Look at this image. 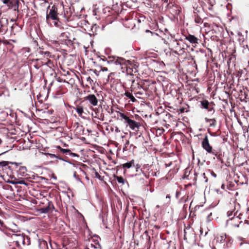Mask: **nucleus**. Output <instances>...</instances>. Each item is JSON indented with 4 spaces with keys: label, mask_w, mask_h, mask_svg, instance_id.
<instances>
[{
    "label": "nucleus",
    "mask_w": 249,
    "mask_h": 249,
    "mask_svg": "<svg viewBox=\"0 0 249 249\" xmlns=\"http://www.w3.org/2000/svg\"><path fill=\"white\" fill-rule=\"evenodd\" d=\"M178 194H179V192H177L176 196H177V197H178Z\"/></svg>",
    "instance_id": "obj_60"
},
{
    "label": "nucleus",
    "mask_w": 249,
    "mask_h": 249,
    "mask_svg": "<svg viewBox=\"0 0 249 249\" xmlns=\"http://www.w3.org/2000/svg\"><path fill=\"white\" fill-rule=\"evenodd\" d=\"M238 211L235 212L234 213V216L231 218H229L226 222V224L231 228H237L239 227V225L242 223V221L241 220V218L239 217V214L237 215Z\"/></svg>",
    "instance_id": "obj_5"
},
{
    "label": "nucleus",
    "mask_w": 249,
    "mask_h": 249,
    "mask_svg": "<svg viewBox=\"0 0 249 249\" xmlns=\"http://www.w3.org/2000/svg\"><path fill=\"white\" fill-rule=\"evenodd\" d=\"M62 7L61 4H54L52 7L49 6L46 13V21L47 23L53 20L55 26L60 27L61 26V22H59V18Z\"/></svg>",
    "instance_id": "obj_2"
},
{
    "label": "nucleus",
    "mask_w": 249,
    "mask_h": 249,
    "mask_svg": "<svg viewBox=\"0 0 249 249\" xmlns=\"http://www.w3.org/2000/svg\"><path fill=\"white\" fill-rule=\"evenodd\" d=\"M86 80L88 84L89 85H87L88 86H89V85L90 86H92L93 84V80L91 78V77L89 76L86 77Z\"/></svg>",
    "instance_id": "obj_40"
},
{
    "label": "nucleus",
    "mask_w": 249,
    "mask_h": 249,
    "mask_svg": "<svg viewBox=\"0 0 249 249\" xmlns=\"http://www.w3.org/2000/svg\"><path fill=\"white\" fill-rule=\"evenodd\" d=\"M166 198H170V195H167L166 196Z\"/></svg>",
    "instance_id": "obj_59"
},
{
    "label": "nucleus",
    "mask_w": 249,
    "mask_h": 249,
    "mask_svg": "<svg viewBox=\"0 0 249 249\" xmlns=\"http://www.w3.org/2000/svg\"><path fill=\"white\" fill-rule=\"evenodd\" d=\"M102 71H108V69L106 67H101V69Z\"/></svg>",
    "instance_id": "obj_49"
},
{
    "label": "nucleus",
    "mask_w": 249,
    "mask_h": 249,
    "mask_svg": "<svg viewBox=\"0 0 249 249\" xmlns=\"http://www.w3.org/2000/svg\"><path fill=\"white\" fill-rule=\"evenodd\" d=\"M226 234L224 233H222L220 235L217 236L216 241L217 242H219L220 243H223L226 241Z\"/></svg>",
    "instance_id": "obj_28"
},
{
    "label": "nucleus",
    "mask_w": 249,
    "mask_h": 249,
    "mask_svg": "<svg viewBox=\"0 0 249 249\" xmlns=\"http://www.w3.org/2000/svg\"><path fill=\"white\" fill-rule=\"evenodd\" d=\"M17 170L18 174L21 176H24L26 174L27 169L25 166H19Z\"/></svg>",
    "instance_id": "obj_25"
},
{
    "label": "nucleus",
    "mask_w": 249,
    "mask_h": 249,
    "mask_svg": "<svg viewBox=\"0 0 249 249\" xmlns=\"http://www.w3.org/2000/svg\"><path fill=\"white\" fill-rule=\"evenodd\" d=\"M129 142L128 141H127L125 143V145L129 144Z\"/></svg>",
    "instance_id": "obj_55"
},
{
    "label": "nucleus",
    "mask_w": 249,
    "mask_h": 249,
    "mask_svg": "<svg viewBox=\"0 0 249 249\" xmlns=\"http://www.w3.org/2000/svg\"><path fill=\"white\" fill-rule=\"evenodd\" d=\"M194 12H196V14H198V13L199 12V10H198L197 9H196Z\"/></svg>",
    "instance_id": "obj_57"
},
{
    "label": "nucleus",
    "mask_w": 249,
    "mask_h": 249,
    "mask_svg": "<svg viewBox=\"0 0 249 249\" xmlns=\"http://www.w3.org/2000/svg\"><path fill=\"white\" fill-rule=\"evenodd\" d=\"M8 165V162L5 161H0V168H2Z\"/></svg>",
    "instance_id": "obj_43"
},
{
    "label": "nucleus",
    "mask_w": 249,
    "mask_h": 249,
    "mask_svg": "<svg viewBox=\"0 0 249 249\" xmlns=\"http://www.w3.org/2000/svg\"><path fill=\"white\" fill-rule=\"evenodd\" d=\"M185 39L192 44H198V39L194 35L189 34L188 36H185Z\"/></svg>",
    "instance_id": "obj_19"
},
{
    "label": "nucleus",
    "mask_w": 249,
    "mask_h": 249,
    "mask_svg": "<svg viewBox=\"0 0 249 249\" xmlns=\"http://www.w3.org/2000/svg\"><path fill=\"white\" fill-rule=\"evenodd\" d=\"M194 18L196 23L201 24L203 22V19L199 17L196 12H194Z\"/></svg>",
    "instance_id": "obj_29"
},
{
    "label": "nucleus",
    "mask_w": 249,
    "mask_h": 249,
    "mask_svg": "<svg viewBox=\"0 0 249 249\" xmlns=\"http://www.w3.org/2000/svg\"><path fill=\"white\" fill-rule=\"evenodd\" d=\"M45 58H38L36 59V64L35 65V67L37 69H39L41 66L45 65L46 63L45 60H44Z\"/></svg>",
    "instance_id": "obj_23"
},
{
    "label": "nucleus",
    "mask_w": 249,
    "mask_h": 249,
    "mask_svg": "<svg viewBox=\"0 0 249 249\" xmlns=\"http://www.w3.org/2000/svg\"><path fill=\"white\" fill-rule=\"evenodd\" d=\"M201 107L202 108L207 109L208 111H214L213 105V102H209L208 100L204 99L200 101Z\"/></svg>",
    "instance_id": "obj_13"
},
{
    "label": "nucleus",
    "mask_w": 249,
    "mask_h": 249,
    "mask_svg": "<svg viewBox=\"0 0 249 249\" xmlns=\"http://www.w3.org/2000/svg\"><path fill=\"white\" fill-rule=\"evenodd\" d=\"M171 39L170 40V42H167L166 40H164V43L166 45H168L169 48L171 47V49L174 51V53L178 55H181L185 52V50L187 45L183 42H180L179 41L175 39L172 36L171 37Z\"/></svg>",
    "instance_id": "obj_3"
},
{
    "label": "nucleus",
    "mask_w": 249,
    "mask_h": 249,
    "mask_svg": "<svg viewBox=\"0 0 249 249\" xmlns=\"http://www.w3.org/2000/svg\"><path fill=\"white\" fill-rule=\"evenodd\" d=\"M212 174L214 177H215L216 176V175L213 172H212Z\"/></svg>",
    "instance_id": "obj_54"
},
{
    "label": "nucleus",
    "mask_w": 249,
    "mask_h": 249,
    "mask_svg": "<svg viewBox=\"0 0 249 249\" xmlns=\"http://www.w3.org/2000/svg\"><path fill=\"white\" fill-rule=\"evenodd\" d=\"M155 227L156 228H159L158 226H155Z\"/></svg>",
    "instance_id": "obj_62"
},
{
    "label": "nucleus",
    "mask_w": 249,
    "mask_h": 249,
    "mask_svg": "<svg viewBox=\"0 0 249 249\" xmlns=\"http://www.w3.org/2000/svg\"><path fill=\"white\" fill-rule=\"evenodd\" d=\"M205 120L207 122H210V126H215L216 124V121L215 119H208L205 118Z\"/></svg>",
    "instance_id": "obj_35"
},
{
    "label": "nucleus",
    "mask_w": 249,
    "mask_h": 249,
    "mask_svg": "<svg viewBox=\"0 0 249 249\" xmlns=\"http://www.w3.org/2000/svg\"><path fill=\"white\" fill-rule=\"evenodd\" d=\"M49 156L51 158H57V159H59L60 160H64L63 159V158H62L61 157H60L59 155H56L55 154H48Z\"/></svg>",
    "instance_id": "obj_42"
},
{
    "label": "nucleus",
    "mask_w": 249,
    "mask_h": 249,
    "mask_svg": "<svg viewBox=\"0 0 249 249\" xmlns=\"http://www.w3.org/2000/svg\"><path fill=\"white\" fill-rule=\"evenodd\" d=\"M62 45H66L67 46H69L72 45V42L70 39H65V40L62 41L61 43Z\"/></svg>",
    "instance_id": "obj_36"
},
{
    "label": "nucleus",
    "mask_w": 249,
    "mask_h": 249,
    "mask_svg": "<svg viewBox=\"0 0 249 249\" xmlns=\"http://www.w3.org/2000/svg\"><path fill=\"white\" fill-rule=\"evenodd\" d=\"M75 109L78 114L79 116L82 117V114L84 112L83 107L79 105L77 106L75 108Z\"/></svg>",
    "instance_id": "obj_31"
},
{
    "label": "nucleus",
    "mask_w": 249,
    "mask_h": 249,
    "mask_svg": "<svg viewBox=\"0 0 249 249\" xmlns=\"http://www.w3.org/2000/svg\"><path fill=\"white\" fill-rule=\"evenodd\" d=\"M57 148H58L62 153L66 154V155L72 156L73 157L76 156V154H75V153H72L70 149H63V148H61L60 146H57Z\"/></svg>",
    "instance_id": "obj_26"
},
{
    "label": "nucleus",
    "mask_w": 249,
    "mask_h": 249,
    "mask_svg": "<svg viewBox=\"0 0 249 249\" xmlns=\"http://www.w3.org/2000/svg\"><path fill=\"white\" fill-rule=\"evenodd\" d=\"M124 95L130 99L133 96L132 92H130L128 90H125Z\"/></svg>",
    "instance_id": "obj_41"
},
{
    "label": "nucleus",
    "mask_w": 249,
    "mask_h": 249,
    "mask_svg": "<svg viewBox=\"0 0 249 249\" xmlns=\"http://www.w3.org/2000/svg\"><path fill=\"white\" fill-rule=\"evenodd\" d=\"M95 177L98 178L99 179H101L102 177L97 172H96L95 173Z\"/></svg>",
    "instance_id": "obj_48"
},
{
    "label": "nucleus",
    "mask_w": 249,
    "mask_h": 249,
    "mask_svg": "<svg viewBox=\"0 0 249 249\" xmlns=\"http://www.w3.org/2000/svg\"><path fill=\"white\" fill-rule=\"evenodd\" d=\"M136 168V172L141 171L143 175H145V173H143V169L141 167V165L139 164H137L136 165H135V166Z\"/></svg>",
    "instance_id": "obj_38"
},
{
    "label": "nucleus",
    "mask_w": 249,
    "mask_h": 249,
    "mask_svg": "<svg viewBox=\"0 0 249 249\" xmlns=\"http://www.w3.org/2000/svg\"><path fill=\"white\" fill-rule=\"evenodd\" d=\"M238 35L239 36L238 40L240 42V44H241V43L242 42V45H243V47H244V50L243 51V52L244 53H248V52L249 51V48L248 45H246V47H244L245 46V45L244 44V38L243 36H242L240 33H238Z\"/></svg>",
    "instance_id": "obj_20"
},
{
    "label": "nucleus",
    "mask_w": 249,
    "mask_h": 249,
    "mask_svg": "<svg viewBox=\"0 0 249 249\" xmlns=\"http://www.w3.org/2000/svg\"><path fill=\"white\" fill-rule=\"evenodd\" d=\"M9 20L6 18L2 17L0 18V33L5 34L8 31Z\"/></svg>",
    "instance_id": "obj_10"
},
{
    "label": "nucleus",
    "mask_w": 249,
    "mask_h": 249,
    "mask_svg": "<svg viewBox=\"0 0 249 249\" xmlns=\"http://www.w3.org/2000/svg\"><path fill=\"white\" fill-rule=\"evenodd\" d=\"M2 142V141L1 140V139H0V144Z\"/></svg>",
    "instance_id": "obj_63"
},
{
    "label": "nucleus",
    "mask_w": 249,
    "mask_h": 249,
    "mask_svg": "<svg viewBox=\"0 0 249 249\" xmlns=\"http://www.w3.org/2000/svg\"><path fill=\"white\" fill-rule=\"evenodd\" d=\"M133 166H135V161L134 160H132L129 162L125 163L122 165V167L124 169H129Z\"/></svg>",
    "instance_id": "obj_27"
},
{
    "label": "nucleus",
    "mask_w": 249,
    "mask_h": 249,
    "mask_svg": "<svg viewBox=\"0 0 249 249\" xmlns=\"http://www.w3.org/2000/svg\"><path fill=\"white\" fill-rule=\"evenodd\" d=\"M124 150H127V146L125 145L124 147L123 148Z\"/></svg>",
    "instance_id": "obj_56"
},
{
    "label": "nucleus",
    "mask_w": 249,
    "mask_h": 249,
    "mask_svg": "<svg viewBox=\"0 0 249 249\" xmlns=\"http://www.w3.org/2000/svg\"><path fill=\"white\" fill-rule=\"evenodd\" d=\"M84 101H88L90 105L96 106L98 104V100L94 94H89L84 97Z\"/></svg>",
    "instance_id": "obj_15"
},
{
    "label": "nucleus",
    "mask_w": 249,
    "mask_h": 249,
    "mask_svg": "<svg viewBox=\"0 0 249 249\" xmlns=\"http://www.w3.org/2000/svg\"><path fill=\"white\" fill-rule=\"evenodd\" d=\"M235 209L231 210H229L227 212V216L229 217V218H231L234 216V213H235Z\"/></svg>",
    "instance_id": "obj_39"
},
{
    "label": "nucleus",
    "mask_w": 249,
    "mask_h": 249,
    "mask_svg": "<svg viewBox=\"0 0 249 249\" xmlns=\"http://www.w3.org/2000/svg\"><path fill=\"white\" fill-rule=\"evenodd\" d=\"M17 183H18V184H24L25 185H28V183L27 182H26L24 180H19L18 182H17Z\"/></svg>",
    "instance_id": "obj_47"
},
{
    "label": "nucleus",
    "mask_w": 249,
    "mask_h": 249,
    "mask_svg": "<svg viewBox=\"0 0 249 249\" xmlns=\"http://www.w3.org/2000/svg\"><path fill=\"white\" fill-rule=\"evenodd\" d=\"M210 153L212 154L213 156H215L217 159L220 160H221V154L215 150H212V152Z\"/></svg>",
    "instance_id": "obj_33"
},
{
    "label": "nucleus",
    "mask_w": 249,
    "mask_h": 249,
    "mask_svg": "<svg viewBox=\"0 0 249 249\" xmlns=\"http://www.w3.org/2000/svg\"><path fill=\"white\" fill-rule=\"evenodd\" d=\"M194 182L193 183L194 185L196 184V180L198 179L199 183H207L208 181V179L207 177L206 176L205 173H196L195 172L194 174Z\"/></svg>",
    "instance_id": "obj_9"
},
{
    "label": "nucleus",
    "mask_w": 249,
    "mask_h": 249,
    "mask_svg": "<svg viewBox=\"0 0 249 249\" xmlns=\"http://www.w3.org/2000/svg\"><path fill=\"white\" fill-rule=\"evenodd\" d=\"M26 238L28 240V242H29V239L28 238V237L27 236H26Z\"/></svg>",
    "instance_id": "obj_61"
},
{
    "label": "nucleus",
    "mask_w": 249,
    "mask_h": 249,
    "mask_svg": "<svg viewBox=\"0 0 249 249\" xmlns=\"http://www.w3.org/2000/svg\"><path fill=\"white\" fill-rule=\"evenodd\" d=\"M39 53L42 56H44V57H46V58L51 57V53L49 51L40 50L39 52Z\"/></svg>",
    "instance_id": "obj_32"
},
{
    "label": "nucleus",
    "mask_w": 249,
    "mask_h": 249,
    "mask_svg": "<svg viewBox=\"0 0 249 249\" xmlns=\"http://www.w3.org/2000/svg\"><path fill=\"white\" fill-rule=\"evenodd\" d=\"M187 230L188 231L190 230V229L188 228V229H186V230H184V238L185 240H187V238L189 237V235L187 234Z\"/></svg>",
    "instance_id": "obj_44"
},
{
    "label": "nucleus",
    "mask_w": 249,
    "mask_h": 249,
    "mask_svg": "<svg viewBox=\"0 0 249 249\" xmlns=\"http://www.w3.org/2000/svg\"><path fill=\"white\" fill-rule=\"evenodd\" d=\"M61 36H63V37H66V38H68V36H67V35L66 34V33H62Z\"/></svg>",
    "instance_id": "obj_51"
},
{
    "label": "nucleus",
    "mask_w": 249,
    "mask_h": 249,
    "mask_svg": "<svg viewBox=\"0 0 249 249\" xmlns=\"http://www.w3.org/2000/svg\"><path fill=\"white\" fill-rule=\"evenodd\" d=\"M137 68L138 67L136 65L132 63V65H129V68H128V74L132 75L135 74L136 72H138V71L137 70Z\"/></svg>",
    "instance_id": "obj_22"
},
{
    "label": "nucleus",
    "mask_w": 249,
    "mask_h": 249,
    "mask_svg": "<svg viewBox=\"0 0 249 249\" xmlns=\"http://www.w3.org/2000/svg\"><path fill=\"white\" fill-rule=\"evenodd\" d=\"M57 80H58L59 82H62V80H61V79H60V78H58L57 79Z\"/></svg>",
    "instance_id": "obj_58"
},
{
    "label": "nucleus",
    "mask_w": 249,
    "mask_h": 249,
    "mask_svg": "<svg viewBox=\"0 0 249 249\" xmlns=\"http://www.w3.org/2000/svg\"><path fill=\"white\" fill-rule=\"evenodd\" d=\"M54 209V207L53 203L51 201H49L48 206L46 207L41 208L40 210L42 213H46L52 212Z\"/></svg>",
    "instance_id": "obj_18"
},
{
    "label": "nucleus",
    "mask_w": 249,
    "mask_h": 249,
    "mask_svg": "<svg viewBox=\"0 0 249 249\" xmlns=\"http://www.w3.org/2000/svg\"><path fill=\"white\" fill-rule=\"evenodd\" d=\"M44 60H45L46 63L45 64V65H47L50 70L52 71H53V69H52V67H53V62L50 60L48 58H46L45 59H44Z\"/></svg>",
    "instance_id": "obj_30"
},
{
    "label": "nucleus",
    "mask_w": 249,
    "mask_h": 249,
    "mask_svg": "<svg viewBox=\"0 0 249 249\" xmlns=\"http://www.w3.org/2000/svg\"><path fill=\"white\" fill-rule=\"evenodd\" d=\"M137 20L136 18H130L125 16L123 22L124 25L129 29H133L135 26V21Z\"/></svg>",
    "instance_id": "obj_12"
},
{
    "label": "nucleus",
    "mask_w": 249,
    "mask_h": 249,
    "mask_svg": "<svg viewBox=\"0 0 249 249\" xmlns=\"http://www.w3.org/2000/svg\"><path fill=\"white\" fill-rule=\"evenodd\" d=\"M121 58L115 56H109L107 58H106V59L108 64H114L118 66Z\"/></svg>",
    "instance_id": "obj_16"
},
{
    "label": "nucleus",
    "mask_w": 249,
    "mask_h": 249,
    "mask_svg": "<svg viewBox=\"0 0 249 249\" xmlns=\"http://www.w3.org/2000/svg\"><path fill=\"white\" fill-rule=\"evenodd\" d=\"M171 164H172V162H170L169 164L166 163L165 165H166V167H168V166H170Z\"/></svg>",
    "instance_id": "obj_53"
},
{
    "label": "nucleus",
    "mask_w": 249,
    "mask_h": 249,
    "mask_svg": "<svg viewBox=\"0 0 249 249\" xmlns=\"http://www.w3.org/2000/svg\"><path fill=\"white\" fill-rule=\"evenodd\" d=\"M130 100L133 103L136 102L137 101V100L135 99V98L134 97V96L132 98H130Z\"/></svg>",
    "instance_id": "obj_50"
},
{
    "label": "nucleus",
    "mask_w": 249,
    "mask_h": 249,
    "mask_svg": "<svg viewBox=\"0 0 249 249\" xmlns=\"http://www.w3.org/2000/svg\"><path fill=\"white\" fill-rule=\"evenodd\" d=\"M167 10L173 16L175 17L179 14L181 10V8L176 4L169 3L167 5Z\"/></svg>",
    "instance_id": "obj_8"
},
{
    "label": "nucleus",
    "mask_w": 249,
    "mask_h": 249,
    "mask_svg": "<svg viewBox=\"0 0 249 249\" xmlns=\"http://www.w3.org/2000/svg\"><path fill=\"white\" fill-rule=\"evenodd\" d=\"M15 26H17V24H13L11 26V33H14L13 29Z\"/></svg>",
    "instance_id": "obj_52"
},
{
    "label": "nucleus",
    "mask_w": 249,
    "mask_h": 249,
    "mask_svg": "<svg viewBox=\"0 0 249 249\" xmlns=\"http://www.w3.org/2000/svg\"><path fill=\"white\" fill-rule=\"evenodd\" d=\"M215 4L214 0H208V6L207 8L210 11H212L213 9V6Z\"/></svg>",
    "instance_id": "obj_34"
},
{
    "label": "nucleus",
    "mask_w": 249,
    "mask_h": 249,
    "mask_svg": "<svg viewBox=\"0 0 249 249\" xmlns=\"http://www.w3.org/2000/svg\"><path fill=\"white\" fill-rule=\"evenodd\" d=\"M129 65H132V62L129 60H126L122 57L118 65L119 68L122 70L123 72L126 71L128 74H129L128 68H129Z\"/></svg>",
    "instance_id": "obj_7"
},
{
    "label": "nucleus",
    "mask_w": 249,
    "mask_h": 249,
    "mask_svg": "<svg viewBox=\"0 0 249 249\" xmlns=\"http://www.w3.org/2000/svg\"><path fill=\"white\" fill-rule=\"evenodd\" d=\"M146 33L147 34V36L150 37L152 40H156L159 37V35L157 33L151 32L148 30H146Z\"/></svg>",
    "instance_id": "obj_21"
},
{
    "label": "nucleus",
    "mask_w": 249,
    "mask_h": 249,
    "mask_svg": "<svg viewBox=\"0 0 249 249\" xmlns=\"http://www.w3.org/2000/svg\"><path fill=\"white\" fill-rule=\"evenodd\" d=\"M232 57H231L229 59V61L231 60V59Z\"/></svg>",
    "instance_id": "obj_64"
},
{
    "label": "nucleus",
    "mask_w": 249,
    "mask_h": 249,
    "mask_svg": "<svg viewBox=\"0 0 249 249\" xmlns=\"http://www.w3.org/2000/svg\"><path fill=\"white\" fill-rule=\"evenodd\" d=\"M202 147L209 153L212 152L213 148L209 143L207 135L205 136L202 142Z\"/></svg>",
    "instance_id": "obj_14"
},
{
    "label": "nucleus",
    "mask_w": 249,
    "mask_h": 249,
    "mask_svg": "<svg viewBox=\"0 0 249 249\" xmlns=\"http://www.w3.org/2000/svg\"><path fill=\"white\" fill-rule=\"evenodd\" d=\"M117 115L118 117H119L120 120L121 121L124 120V123L125 124L127 122V120H128L130 119V117L127 116L125 114L122 113L120 111L117 112Z\"/></svg>",
    "instance_id": "obj_24"
},
{
    "label": "nucleus",
    "mask_w": 249,
    "mask_h": 249,
    "mask_svg": "<svg viewBox=\"0 0 249 249\" xmlns=\"http://www.w3.org/2000/svg\"><path fill=\"white\" fill-rule=\"evenodd\" d=\"M61 5L62 8L59 18V22H61V25L63 23H66L68 21L73 20L74 17L76 16L73 6H67L64 8L63 5Z\"/></svg>",
    "instance_id": "obj_4"
},
{
    "label": "nucleus",
    "mask_w": 249,
    "mask_h": 249,
    "mask_svg": "<svg viewBox=\"0 0 249 249\" xmlns=\"http://www.w3.org/2000/svg\"><path fill=\"white\" fill-rule=\"evenodd\" d=\"M115 178L116 179L118 183H121L122 184H124V179L121 176H115Z\"/></svg>",
    "instance_id": "obj_37"
},
{
    "label": "nucleus",
    "mask_w": 249,
    "mask_h": 249,
    "mask_svg": "<svg viewBox=\"0 0 249 249\" xmlns=\"http://www.w3.org/2000/svg\"><path fill=\"white\" fill-rule=\"evenodd\" d=\"M126 124H127V125L129 126L132 130H135L136 129H138L140 126V123L136 122L131 118L127 120Z\"/></svg>",
    "instance_id": "obj_17"
},
{
    "label": "nucleus",
    "mask_w": 249,
    "mask_h": 249,
    "mask_svg": "<svg viewBox=\"0 0 249 249\" xmlns=\"http://www.w3.org/2000/svg\"><path fill=\"white\" fill-rule=\"evenodd\" d=\"M150 166L148 164H144L143 166L142 169H143V173H145V171L149 170Z\"/></svg>",
    "instance_id": "obj_45"
},
{
    "label": "nucleus",
    "mask_w": 249,
    "mask_h": 249,
    "mask_svg": "<svg viewBox=\"0 0 249 249\" xmlns=\"http://www.w3.org/2000/svg\"><path fill=\"white\" fill-rule=\"evenodd\" d=\"M3 2L6 4L9 8L13 9L15 11L18 12V0H3Z\"/></svg>",
    "instance_id": "obj_11"
},
{
    "label": "nucleus",
    "mask_w": 249,
    "mask_h": 249,
    "mask_svg": "<svg viewBox=\"0 0 249 249\" xmlns=\"http://www.w3.org/2000/svg\"><path fill=\"white\" fill-rule=\"evenodd\" d=\"M12 238L13 240V242L15 243L16 245L19 248L20 244L25 245V236L20 234H13L12 235Z\"/></svg>",
    "instance_id": "obj_6"
},
{
    "label": "nucleus",
    "mask_w": 249,
    "mask_h": 249,
    "mask_svg": "<svg viewBox=\"0 0 249 249\" xmlns=\"http://www.w3.org/2000/svg\"><path fill=\"white\" fill-rule=\"evenodd\" d=\"M131 85L130 91L133 92L136 97L141 98L142 96L144 94V92L148 90L149 87L152 84H155V82L147 80H139L136 81L135 80H130Z\"/></svg>",
    "instance_id": "obj_1"
},
{
    "label": "nucleus",
    "mask_w": 249,
    "mask_h": 249,
    "mask_svg": "<svg viewBox=\"0 0 249 249\" xmlns=\"http://www.w3.org/2000/svg\"><path fill=\"white\" fill-rule=\"evenodd\" d=\"M95 115H94L93 113L92 114V115L94 116V117L99 118V112H98L97 110L94 109Z\"/></svg>",
    "instance_id": "obj_46"
}]
</instances>
